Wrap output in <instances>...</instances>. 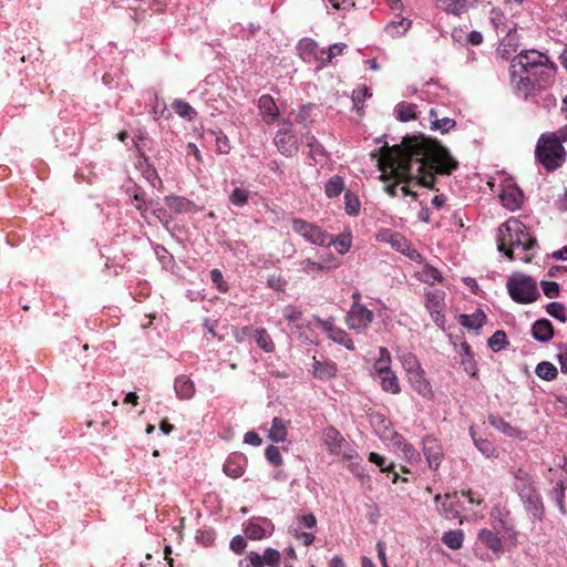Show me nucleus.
<instances>
[{
	"mask_svg": "<svg viewBox=\"0 0 567 567\" xmlns=\"http://www.w3.org/2000/svg\"><path fill=\"white\" fill-rule=\"evenodd\" d=\"M372 156L378 157L383 181H415L429 189H435V174L451 175L458 167L457 161L445 146L424 135H408L401 144L394 146L384 143L379 154Z\"/></svg>",
	"mask_w": 567,
	"mask_h": 567,
	"instance_id": "obj_1",
	"label": "nucleus"
},
{
	"mask_svg": "<svg viewBox=\"0 0 567 567\" xmlns=\"http://www.w3.org/2000/svg\"><path fill=\"white\" fill-rule=\"evenodd\" d=\"M511 83L518 96L538 103L537 96L555 81L556 65L536 50L514 56L509 66Z\"/></svg>",
	"mask_w": 567,
	"mask_h": 567,
	"instance_id": "obj_2",
	"label": "nucleus"
},
{
	"mask_svg": "<svg viewBox=\"0 0 567 567\" xmlns=\"http://www.w3.org/2000/svg\"><path fill=\"white\" fill-rule=\"evenodd\" d=\"M536 245V239L528 233L527 227L518 219L511 218L498 228L497 248L509 260L519 259L529 262L532 257L527 254L523 256L515 255V249H522L524 252Z\"/></svg>",
	"mask_w": 567,
	"mask_h": 567,
	"instance_id": "obj_3",
	"label": "nucleus"
},
{
	"mask_svg": "<svg viewBox=\"0 0 567 567\" xmlns=\"http://www.w3.org/2000/svg\"><path fill=\"white\" fill-rule=\"evenodd\" d=\"M567 136L563 137L561 127L556 132L543 133L536 145L535 156L548 172L559 168L566 159V151L563 143Z\"/></svg>",
	"mask_w": 567,
	"mask_h": 567,
	"instance_id": "obj_4",
	"label": "nucleus"
},
{
	"mask_svg": "<svg viewBox=\"0 0 567 567\" xmlns=\"http://www.w3.org/2000/svg\"><path fill=\"white\" fill-rule=\"evenodd\" d=\"M507 288L512 299L518 303H530L539 297L536 282L528 276L511 277Z\"/></svg>",
	"mask_w": 567,
	"mask_h": 567,
	"instance_id": "obj_5",
	"label": "nucleus"
},
{
	"mask_svg": "<svg viewBox=\"0 0 567 567\" xmlns=\"http://www.w3.org/2000/svg\"><path fill=\"white\" fill-rule=\"evenodd\" d=\"M292 230L303 237L307 241L317 246H330L331 237L318 225L301 218L291 220Z\"/></svg>",
	"mask_w": 567,
	"mask_h": 567,
	"instance_id": "obj_6",
	"label": "nucleus"
},
{
	"mask_svg": "<svg viewBox=\"0 0 567 567\" xmlns=\"http://www.w3.org/2000/svg\"><path fill=\"white\" fill-rule=\"evenodd\" d=\"M514 486L520 498L528 504L529 508L538 509L542 501L535 488L533 477L526 471L518 468L514 473Z\"/></svg>",
	"mask_w": 567,
	"mask_h": 567,
	"instance_id": "obj_7",
	"label": "nucleus"
},
{
	"mask_svg": "<svg viewBox=\"0 0 567 567\" xmlns=\"http://www.w3.org/2000/svg\"><path fill=\"white\" fill-rule=\"evenodd\" d=\"M322 440L329 453L342 455L347 460L353 458L355 451L349 449L347 440L336 427L324 429Z\"/></svg>",
	"mask_w": 567,
	"mask_h": 567,
	"instance_id": "obj_8",
	"label": "nucleus"
},
{
	"mask_svg": "<svg viewBox=\"0 0 567 567\" xmlns=\"http://www.w3.org/2000/svg\"><path fill=\"white\" fill-rule=\"evenodd\" d=\"M374 315L360 302H353L347 313L346 322L350 330L363 332L373 321Z\"/></svg>",
	"mask_w": 567,
	"mask_h": 567,
	"instance_id": "obj_9",
	"label": "nucleus"
},
{
	"mask_svg": "<svg viewBox=\"0 0 567 567\" xmlns=\"http://www.w3.org/2000/svg\"><path fill=\"white\" fill-rule=\"evenodd\" d=\"M315 323L318 328L324 331L329 339L333 342L339 343L346 347L348 350H354V343L349 334L341 328L334 324V319L330 317L327 320H323L319 317L313 318Z\"/></svg>",
	"mask_w": 567,
	"mask_h": 567,
	"instance_id": "obj_10",
	"label": "nucleus"
},
{
	"mask_svg": "<svg viewBox=\"0 0 567 567\" xmlns=\"http://www.w3.org/2000/svg\"><path fill=\"white\" fill-rule=\"evenodd\" d=\"M425 307L429 310L433 321L441 328L445 323V292L440 289L425 292Z\"/></svg>",
	"mask_w": 567,
	"mask_h": 567,
	"instance_id": "obj_11",
	"label": "nucleus"
},
{
	"mask_svg": "<svg viewBox=\"0 0 567 567\" xmlns=\"http://www.w3.org/2000/svg\"><path fill=\"white\" fill-rule=\"evenodd\" d=\"M423 453L431 470L436 471L444 457L441 443L433 435L423 439Z\"/></svg>",
	"mask_w": 567,
	"mask_h": 567,
	"instance_id": "obj_12",
	"label": "nucleus"
},
{
	"mask_svg": "<svg viewBox=\"0 0 567 567\" xmlns=\"http://www.w3.org/2000/svg\"><path fill=\"white\" fill-rule=\"evenodd\" d=\"M275 144L278 151L287 157L293 156L299 150L297 137L287 127H282L277 132Z\"/></svg>",
	"mask_w": 567,
	"mask_h": 567,
	"instance_id": "obj_13",
	"label": "nucleus"
},
{
	"mask_svg": "<svg viewBox=\"0 0 567 567\" xmlns=\"http://www.w3.org/2000/svg\"><path fill=\"white\" fill-rule=\"evenodd\" d=\"M408 380L412 388L423 398H431L433 392L430 382L425 379V373L422 368L409 371Z\"/></svg>",
	"mask_w": 567,
	"mask_h": 567,
	"instance_id": "obj_14",
	"label": "nucleus"
},
{
	"mask_svg": "<svg viewBox=\"0 0 567 567\" xmlns=\"http://www.w3.org/2000/svg\"><path fill=\"white\" fill-rule=\"evenodd\" d=\"M298 50L300 56L308 62L317 60L322 63L326 54V49H320L319 45L310 39L301 40Z\"/></svg>",
	"mask_w": 567,
	"mask_h": 567,
	"instance_id": "obj_15",
	"label": "nucleus"
},
{
	"mask_svg": "<svg viewBox=\"0 0 567 567\" xmlns=\"http://www.w3.org/2000/svg\"><path fill=\"white\" fill-rule=\"evenodd\" d=\"M258 109L262 120L267 123H272L279 116V107L269 94H264L259 97Z\"/></svg>",
	"mask_w": 567,
	"mask_h": 567,
	"instance_id": "obj_16",
	"label": "nucleus"
},
{
	"mask_svg": "<svg viewBox=\"0 0 567 567\" xmlns=\"http://www.w3.org/2000/svg\"><path fill=\"white\" fill-rule=\"evenodd\" d=\"M338 368L333 361H320L313 358L312 374L319 380H330L337 375Z\"/></svg>",
	"mask_w": 567,
	"mask_h": 567,
	"instance_id": "obj_17",
	"label": "nucleus"
},
{
	"mask_svg": "<svg viewBox=\"0 0 567 567\" xmlns=\"http://www.w3.org/2000/svg\"><path fill=\"white\" fill-rule=\"evenodd\" d=\"M554 333L553 323L545 318L536 320L532 327V334L539 342H548L554 337Z\"/></svg>",
	"mask_w": 567,
	"mask_h": 567,
	"instance_id": "obj_18",
	"label": "nucleus"
},
{
	"mask_svg": "<svg viewBox=\"0 0 567 567\" xmlns=\"http://www.w3.org/2000/svg\"><path fill=\"white\" fill-rule=\"evenodd\" d=\"M166 205L168 206V208L174 213V214H182V213H189V212H193L195 210L196 208V205L183 197V196H175V195H169V196H166L164 198Z\"/></svg>",
	"mask_w": 567,
	"mask_h": 567,
	"instance_id": "obj_19",
	"label": "nucleus"
},
{
	"mask_svg": "<svg viewBox=\"0 0 567 567\" xmlns=\"http://www.w3.org/2000/svg\"><path fill=\"white\" fill-rule=\"evenodd\" d=\"M174 388L181 400H189L195 394V384L189 377L182 374L175 379Z\"/></svg>",
	"mask_w": 567,
	"mask_h": 567,
	"instance_id": "obj_20",
	"label": "nucleus"
},
{
	"mask_svg": "<svg viewBox=\"0 0 567 567\" xmlns=\"http://www.w3.org/2000/svg\"><path fill=\"white\" fill-rule=\"evenodd\" d=\"M290 425L289 420H284L281 417H274L271 422V427L269 430L268 437L275 442L280 443L285 442L288 435V426Z\"/></svg>",
	"mask_w": 567,
	"mask_h": 567,
	"instance_id": "obj_21",
	"label": "nucleus"
},
{
	"mask_svg": "<svg viewBox=\"0 0 567 567\" xmlns=\"http://www.w3.org/2000/svg\"><path fill=\"white\" fill-rule=\"evenodd\" d=\"M478 539L494 554L503 553V542L502 539L491 529H482L478 533Z\"/></svg>",
	"mask_w": 567,
	"mask_h": 567,
	"instance_id": "obj_22",
	"label": "nucleus"
},
{
	"mask_svg": "<svg viewBox=\"0 0 567 567\" xmlns=\"http://www.w3.org/2000/svg\"><path fill=\"white\" fill-rule=\"evenodd\" d=\"M476 2L477 0H442V7L447 13L461 16Z\"/></svg>",
	"mask_w": 567,
	"mask_h": 567,
	"instance_id": "obj_23",
	"label": "nucleus"
},
{
	"mask_svg": "<svg viewBox=\"0 0 567 567\" xmlns=\"http://www.w3.org/2000/svg\"><path fill=\"white\" fill-rule=\"evenodd\" d=\"M486 321V315L483 310L477 309L473 315H461L458 322L468 329H480Z\"/></svg>",
	"mask_w": 567,
	"mask_h": 567,
	"instance_id": "obj_24",
	"label": "nucleus"
},
{
	"mask_svg": "<svg viewBox=\"0 0 567 567\" xmlns=\"http://www.w3.org/2000/svg\"><path fill=\"white\" fill-rule=\"evenodd\" d=\"M461 348L463 350V353H461V364L464 369V371L471 375V377H475L476 373H477V367H476V362L474 360V355L471 351V347L468 343L466 342H463L461 344Z\"/></svg>",
	"mask_w": 567,
	"mask_h": 567,
	"instance_id": "obj_25",
	"label": "nucleus"
},
{
	"mask_svg": "<svg viewBox=\"0 0 567 567\" xmlns=\"http://www.w3.org/2000/svg\"><path fill=\"white\" fill-rule=\"evenodd\" d=\"M456 496V493L454 494H445V502L442 504V507L440 509V513L446 518V519H455L460 515V504L457 501H453Z\"/></svg>",
	"mask_w": 567,
	"mask_h": 567,
	"instance_id": "obj_26",
	"label": "nucleus"
},
{
	"mask_svg": "<svg viewBox=\"0 0 567 567\" xmlns=\"http://www.w3.org/2000/svg\"><path fill=\"white\" fill-rule=\"evenodd\" d=\"M442 542L449 548H451L453 550H457V549L462 548V546H463L464 533L461 529H452V530L445 532L442 536Z\"/></svg>",
	"mask_w": 567,
	"mask_h": 567,
	"instance_id": "obj_27",
	"label": "nucleus"
},
{
	"mask_svg": "<svg viewBox=\"0 0 567 567\" xmlns=\"http://www.w3.org/2000/svg\"><path fill=\"white\" fill-rule=\"evenodd\" d=\"M254 337L257 346L265 352L270 353L275 351V343L265 328H256Z\"/></svg>",
	"mask_w": 567,
	"mask_h": 567,
	"instance_id": "obj_28",
	"label": "nucleus"
},
{
	"mask_svg": "<svg viewBox=\"0 0 567 567\" xmlns=\"http://www.w3.org/2000/svg\"><path fill=\"white\" fill-rule=\"evenodd\" d=\"M215 138V148L218 154L227 155L229 154L231 146L227 135L221 130H209L207 132Z\"/></svg>",
	"mask_w": 567,
	"mask_h": 567,
	"instance_id": "obj_29",
	"label": "nucleus"
},
{
	"mask_svg": "<svg viewBox=\"0 0 567 567\" xmlns=\"http://www.w3.org/2000/svg\"><path fill=\"white\" fill-rule=\"evenodd\" d=\"M522 193L516 189L504 190L501 195V200L504 207L515 210L522 204Z\"/></svg>",
	"mask_w": 567,
	"mask_h": 567,
	"instance_id": "obj_30",
	"label": "nucleus"
},
{
	"mask_svg": "<svg viewBox=\"0 0 567 567\" xmlns=\"http://www.w3.org/2000/svg\"><path fill=\"white\" fill-rule=\"evenodd\" d=\"M379 352H380V357L375 361L373 368H374L375 373L380 377L382 374L391 372L392 370L390 368L391 354H390L389 350L384 347H381Z\"/></svg>",
	"mask_w": 567,
	"mask_h": 567,
	"instance_id": "obj_31",
	"label": "nucleus"
},
{
	"mask_svg": "<svg viewBox=\"0 0 567 567\" xmlns=\"http://www.w3.org/2000/svg\"><path fill=\"white\" fill-rule=\"evenodd\" d=\"M344 189L343 178L339 175L332 176L324 185V193L327 197H338Z\"/></svg>",
	"mask_w": 567,
	"mask_h": 567,
	"instance_id": "obj_32",
	"label": "nucleus"
},
{
	"mask_svg": "<svg viewBox=\"0 0 567 567\" xmlns=\"http://www.w3.org/2000/svg\"><path fill=\"white\" fill-rule=\"evenodd\" d=\"M379 378H380V383H381L383 391L392 393V394L400 393L401 388L399 384V379L393 373V371L382 374Z\"/></svg>",
	"mask_w": 567,
	"mask_h": 567,
	"instance_id": "obj_33",
	"label": "nucleus"
},
{
	"mask_svg": "<svg viewBox=\"0 0 567 567\" xmlns=\"http://www.w3.org/2000/svg\"><path fill=\"white\" fill-rule=\"evenodd\" d=\"M416 105L412 103L401 102L396 105V117L401 122H409L416 118Z\"/></svg>",
	"mask_w": 567,
	"mask_h": 567,
	"instance_id": "obj_34",
	"label": "nucleus"
},
{
	"mask_svg": "<svg viewBox=\"0 0 567 567\" xmlns=\"http://www.w3.org/2000/svg\"><path fill=\"white\" fill-rule=\"evenodd\" d=\"M379 237L382 240L390 243L393 247H395L400 251H403L404 247L406 246L405 238L401 234L392 231V230H384L379 235Z\"/></svg>",
	"mask_w": 567,
	"mask_h": 567,
	"instance_id": "obj_35",
	"label": "nucleus"
},
{
	"mask_svg": "<svg viewBox=\"0 0 567 567\" xmlns=\"http://www.w3.org/2000/svg\"><path fill=\"white\" fill-rule=\"evenodd\" d=\"M224 473L233 478H238L244 474V466L237 461V456H230L224 464Z\"/></svg>",
	"mask_w": 567,
	"mask_h": 567,
	"instance_id": "obj_36",
	"label": "nucleus"
},
{
	"mask_svg": "<svg viewBox=\"0 0 567 567\" xmlns=\"http://www.w3.org/2000/svg\"><path fill=\"white\" fill-rule=\"evenodd\" d=\"M420 280L423 282L434 285L435 282L442 281L441 272L431 265H425L419 272Z\"/></svg>",
	"mask_w": 567,
	"mask_h": 567,
	"instance_id": "obj_37",
	"label": "nucleus"
},
{
	"mask_svg": "<svg viewBox=\"0 0 567 567\" xmlns=\"http://www.w3.org/2000/svg\"><path fill=\"white\" fill-rule=\"evenodd\" d=\"M535 372L538 378L546 380V381H551L557 377L556 367L548 361H543V362L538 363Z\"/></svg>",
	"mask_w": 567,
	"mask_h": 567,
	"instance_id": "obj_38",
	"label": "nucleus"
},
{
	"mask_svg": "<svg viewBox=\"0 0 567 567\" xmlns=\"http://www.w3.org/2000/svg\"><path fill=\"white\" fill-rule=\"evenodd\" d=\"M411 20L401 18L399 21H392L386 25V32L392 37L403 35L411 27Z\"/></svg>",
	"mask_w": 567,
	"mask_h": 567,
	"instance_id": "obj_39",
	"label": "nucleus"
},
{
	"mask_svg": "<svg viewBox=\"0 0 567 567\" xmlns=\"http://www.w3.org/2000/svg\"><path fill=\"white\" fill-rule=\"evenodd\" d=\"M488 422L493 427L508 436H515L518 432L514 426L499 416L491 415L488 417Z\"/></svg>",
	"mask_w": 567,
	"mask_h": 567,
	"instance_id": "obj_40",
	"label": "nucleus"
},
{
	"mask_svg": "<svg viewBox=\"0 0 567 567\" xmlns=\"http://www.w3.org/2000/svg\"><path fill=\"white\" fill-rule=\"evenodd\" d=\"M285 319L291 323L295 324L296 328H301L300 322L303 318V313L300 308L289 305L286 306L282 310Z\"/></svg>",
	"mask_w": 567,
	"mask_h": 567,
	"instance_id": "obj_41",
	"label": "nucleus"
},
{
	"mask_svg": "<svg viewBox=\"0 0 567 567\" xmlns=\"http://www.w3.org/2000/svg\"><path fill=\"white\" fill-rule=\"evenodd\" d=\"M250 197V192L243 187H236L230 194H229V202L236 207H243L245 206Z\"/></svg>",
	"mask_w": 567,
	"mask_h": 567,
	"instance_id": "obj_42",
	"label": "nucleus"
},
{
	"mask_svg": "<svg viewBox=\"0 0 567 567\" xmlns=\"http://www.w3.org/2000/svg\"><path fill=\"white\" fill-rule=\"evenodd\" d=\"M300 269L303 272L310 274V272H318L324 269L333 268L334 266H329L326 262L320 261H313L310 258H306L299 262Z\"/></svg>",
	"mask_w": 567,
	"mask_h": 567,
	"instance_id": "obj_43",
	"label": "nucleus"
},
{
	"mask_svg": "<svg viewBox=\"0 0 567 567\" xmlns=\"http://www.w3.org/2000/svg\"><path fill=\"white\" fill-rule=\"evenodd\" d=\"M360 200L357 195L347 192L344 194V209L348 215L357 216L360 213Z\"/></svg>",
	"mask_w": 567,
	"mask_h": 567,
	"instance_id": "obj_44",
	"label": "nucleus"
},
{
	"mask_svg": "<svg viewBox=\"0 0 567 567\" xmlns=\"http://www.w3.org/2000/svg\"><path fill=\"white\" fill-rule=\"evenodd\" d=\"M174 111L182 117L193 118L196 115L192 105L183 100H175L172 104Z\"/></svg>",
	"mask_w": 567,
	"mask_h": 567,
	"instance_id": "obj_45",
	"label": "nucleus"
},
{
	"mask_svg": "<svg viewBox=\"0 0 567 567\" xmlns=\"http://www.w3.org/2000/svg\"><path fill=\"white\" fill-rule=\"evenodd\" d=\"M371 96V93L368 89V86L363 85L358 89H355L352 92V102L354 105V109L360 113L363 109V103L367 97Z\"/></svg>",
	"mask_w": 567,
	"mask_h": 567,
	"instance_id": "obj_46",
	"label": "nucleus"
},
{
	"mask_svg": "<svg viewBox=\"0 0 567 567\" xmlns=\"http://www.w3.org/2000/svg\"><path fill=\"white\" fill-rule=\"evenodd\" d=\"M506 344L507 336L503 330L495 331L488 339V346L495 352L502 350Z\"/></svg>",
	"mask_w": 567,
	"mask_h": 567,
	"instance_id": "obj_47",
	"label": "nucleus"
},
{
	"mask_svg": "<svg viewBox=\"0 0 567 567\" xmlns=\"http://www.w3.org/2000/svg\"><path fill=\"white\" fill-rule=\"evenodd\" d=\"M306 144L310 148L309 156L312 157L315 162L319 161L318 156L322 157L324 155L322 145L317 141L315 136H307Z\"/></svg>",
	"mask_w": 567,
	"mask_h": 567,
	"instance_id": "obj_48",
	"label": "nucleus"
},
{
	"mask_svg": "<svg viewBox=\"0 0 567 567\" xmlns=\"http://www.w3.org/2000/svg\"><path fill=\"white\" fill-rule=\"evenodd\" d=\"M148 206L152 207V215L159 223L167 227L172 220V216L169 215V213L165 208L161 207L158 204H154L153 202H151Z\"/></svg>",
	"mask_w": 567,
	"mask_h": 567,
	"instance_id": "obj_49",
	"label": "nucleus"
},
{
	"mask_svg": "<svg viewBox=\"0 0 567 567\" xmlns=\"http://www.w3.org/2000/svg\"><path fill=\"white\" fill-rule=\"evenodd\" d=\"M244 532L246 537L252 540H259L265 537V529L257 523L249 522Z\"/></svg>",
	"mask_w": 567,
	"mask_h": 567,
	"instance_id": "obj_50",
	"label": "nucleus"
},
{
	"mask_svg": "<svg viewBox=\"0 0 567 567\" xmlns=\"http://www.w3.org/2000/svg\"><path fill=\"white\" fill-rule=\"evenodd\" d=\"M546 311L557 320L566 322L567 316L565 313V306L560 302H550L546 307Z\"/></svg>",
	"mask_w": 567,
	"mask_h": 567,
	"instance_id": "obj_51",
	"label": "nucleus"
},
{
	"mask_svg": "<svg viewBox=\"0 0 567 567\" xmlns=\"http://www.w3.org/2000/svg\"><path fill=\"white\" fill-rule=\"evenodd\" d=\"M280 553L274 548H267L262 555L264 564L269 567H279Z\"/></svg>",
	"mask_w": 567,
	"mask_h": 567,
	"instance_id": "obj_52",
	"label": "nucleus"
},
{
	"mask_svg": "<svg viewBox=\"0 0 567 567\" xmlns=\"http://www.w3.org/2000/svg\"><path fill=\"white\" fill-rule=\"evenodd\" d=\"M455 120L450 117H442L440 120H433L432 130L441 131L442 133H447L453 127H455Z\"/></svg>",
	"mask_w": 567,
	"mask_h": 567,
	"instance_id": "obj_53",
	"label": "nucleus"
},
{
	"mask_svg": "<svg viewBox=\"0 0 567 567\" xmlns=\"http://www.w3.org/2000/svg\"><path fill=\"white\" fill-rule=\"evenodd\" d=\"M210 279L219 292L225 293L228 291L229 287L219 269L215 268L210 271Z\"/></svg>",
	"mask_w": 567,
	"mask_h": 567,
	"instance_id": "obj_54",
	"label": "nucleus"
},
{
	"mask_svg": "<svg viewBox=\"0 0 567 567\" xmlns=\"http://www.w3.org/2000/svg\"><path fill=\"white\" fill-rule=\"evenodd\" d=\"M331 244H333L336 246L337 250L343 255L350 249L351 236L349 234L348 235L342 234V235L338 236L334 240L331 238Z\"/></svg>",
	"mask_w": 567,
	"mask_h": 567,
	"instance_id": "obj_55",
	"label": "nucleus"
},
{
	"mask_svg": "<svg viewBox=\"0 0 567 567\" xmlns=\"http://www.w3.org/2000/svg\"><path fill=\"white\" fill-rule=\"evenodd\" d=\"M369 461L380 467L381 472L389 473L394 470V464L385 465V458L375 452L369 454Z\"/></svg>",
	"mask_w": 567,
	"mask_h": 567,
	"instance_id": "obj_56",
	"label": "nucleus"
},
{
	"mask_svg": "<svg viewBox=\"0 0 567 567\" xmlns=\"http://www.w3.org/2000/svg\"><path fill=\"white\" fill-rule=\"evenodd\" d=\"M475 446L487 457L495 455V447L493 444L487 440H477L475 439L474 434H472Z\"/></svg>",
	"mask_w": 567,
	"mask_h": 567,
	"instance_id": "obj_57",
	"label": "nucleus"
},
{
	"mask_svg": "<svg viewBox=\"0 0 567 567\" xmlns=\"http://www.w3.org/2000/svg\"><path fill=\"white\" fill-rule=\"evenodd\" d=\"M266 458L275 466L282 464V456L279 449L275 445H270L266 449Z\"/></svg>",
	"mask_w": 567,
	"mask_h": 567,
	"instance_id": "obj_58",
	"label": "nucleus"
},
{
	"mask_svg": "<svg viewBox=\"0 0 567 567\" xmlns=\"http://www.w3.org/2000/svg\"><path fill=\"white\" fill-rule=\"evenodd\" d=\"M267 285L272 290L284 291L287 286V280L280 275H271L267 279Z\"/></svg>",
	"mask_w": 567,
	"mask_h": 567,
	"instance_id": "obj_59",
	"label": "nucleus"
},
{
	"mask_svg": "<svg viewBox=\"0 0 567 567\" xmlns=\"http://www.w3.org/2000/svg\"><path fill=\"white\" fill-rule=\"evenodd\" d=\"M542 289L546 297L554 299L559 296V285L556 281H542Z\"/></svg>",
	"mask_w": 567,
	"mask_h": 567,
	"instance_id": "obj_60",
	"label": "nucleus"
},
{
	"mask_svg": "<svg viewBox=\"0 0 567 567\" xmlns=\"http://www.w3.org/2000/svg\"><path fill=\"white\" fill-rule=\"evenodd\" d=\"M246 560L248 561L246 566H244V561L239 563L240 567H264V559L262 556H260L256 551L248 553Z\"/></svg>",
	"mask_w": 567,
	"mask_h": 567,
	"instance_id": "obj_61",
	"label": "nucleus"
},
{
	"mask_svg": "<svg viewBox=\"0 0 567 567\" xmlns=\"http://www.w3.org/2000/svg\"><path fill=\"white\" fill-rule=\"evenodd\" d=\"M344 48H346L344 44H333V45L329 47L328 49H326V54H324L322 64H327V63L331 62L334 56L341 54V52L343 51Z\"/></svg>",
	"mask_w": 567,
	"mask_h": 567,
	"instance_id": "obj_62",
	"label": "nucleus"
},
{
	"mask_svg": "<svg viewBox=\"0 0 567 567\" xmlns=\"http://www.w3.org/2000/svg\"><path fill=\"white\" fill-rule=\"evenodd\" d=\"M246 546L247 542L240 535L235 536L230 542V549L238 555H241L244 553Z\"/></svg>",
	"mask_w": 567,
	"mask_h": 567,
	"instance_id": "obj_63",
	"label": "nucleus"
},
{
	"mask_svg": "<svg viewBox=\"0 0 567 567\" xmlns=\"http://www.w3.org/2000/svg\"><path fill=\"white\" fill-rule=\"evenodd\" d=\"M196 539L205 546H209L215 540V534L213 530H199L196 535Z\"/></svg>",
	"mask_w": 567,
	"mask_h": 567,
	"instance_id": "obj_64",
	"label": "nucleus"
}]
</instances>
